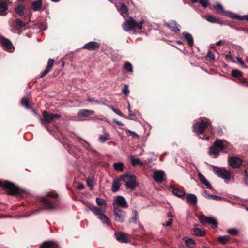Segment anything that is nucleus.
<instances>
[{
  "label": "nucleus",
  "instance_id": "1",
  "mask_svg": "<svg viewBox=\"0 0 248 248\" xmlns=\"http://www.w3.org/2000/svg\"><path fill=\"white\" fill-rule=\"evenodd\" d=\"M37 201L45 210L56 211L60 208L58 195L55 192H48L46 195L39 197Z\"/></svg>",
  "mask_w": 248,
  "mask_h": 248
},
{
  "label": "nucleus",
  "instance_id": "2",
  "mask_svg": "<svg viewBox=\"0 0 248 248\" xmlns=\"http://www.w3.org/2000/svg\"><path fill=\"white\" fill-rule=\"evenodd\" d=\"M229 143L226 141L221 140H217L213 145L209 148V154L213 158H217L219 154V149L224 151L228 148Z\"/></svg>",
  "mask_w": 248,
  "mask_h": 248
},
{
  "label": "nucleus",
  "instance_id": "3",
  "mask_svg": "<svg viewBox=\"0 0 248 248\" xmlns=\"http://www.w3.org/2000/svg\"><path fill=\"white\" fill-rule=\"evenodd\" d=\"M194 132L198 134L203 133L206 128L211 129V123L210 120L207 118H200V122H198L193 124Z\"/></svg>",
  "mask_w": 248,
  "mask_h": 248
},
{
  "label": "nucleus",
  "instance_id": "4",
  "mask_svg": "<svg viewBox=\"0 0 248 248\" xmlns=\"http://www.w3.org/2000/svg\"><path fill=\"white\" fill-rule=\"evenodd\" d=\"M2 187L10 195H16L22 193V190L13 183L8 181H1L0 180V188Z\"/></svg>",
  "mask_w": 248,
  "mask_h": 248
},
{
  "label": "nucleus",
  "instance_id": "5",
  "mask_svg": "<svg viewBox=\"0 0 248 248\" xmlns=\"http://www.w3.org/2000/svg\"><path fill=\"white\" fill-rule=\"evenodd\" d=\"M144 23V21L143 20H141L139 23H137L133 18L130 17L128 20H126L123 23V27L126 31H130L135 28L141 30Z\"/></svg>",
  "mask_w": 248,
  "mask_h": 248
},
{
  "label": "nucleus",
  "instance_id": "6",
  "mask_svg": "<svg viewBox=\"0 0 248 248\" xmlns=\"http://www.w3.org/2000/svg\"><path fill=\"white\" fill-rule=\"evenodd\" d=\"M120 178L125 183V186L127 189L133 190L137 186L136 177L133 175L125 174L121 175Z\"/></svg>",
  "mask_w": 248,
  "mask_h": 248
},
{
  "label": "nucleus",
  "instance_id": "7",
  "mask_svg": "<svg viewBox=\"0 0 248 248\" xmlns=\"http://www.w3.org/2000/svg\"><path fill=\"white\" fill-rule=\"evenodd\" d=\"M214 172L218 177L223 179L226 183H228L230 180V173L224 168L213 166Z\"/></svg>",
  "mask_w": 248,
  "mask_h": 248
},
{
  "label": "nucleus",
  "instance_id": "8",
  "mask_svg": "<svg viewBox=\"0 0 248 248\" xmlns=\"http://www.w3.org/2000/svg\"><path fill=\"white\" fill-rule=\"evenodd\" d=\"M114 210L113 213L114 214V219L116 221L119 222H124L125 220L126 212L120 209L115 203L113 204Z\"/></svg>",
  "mask_w": 248,
  "mask_h": 248
},
{
  "label": "nucleus",
  "instance_id": "9",
  "mask_svg": "<svg viewBox=\"0 0 248 248\" xmlns=\"http://www.w3.org/2000/svg\"><path fill=\"white\" fill-rule=\"evenodd\" d=\"M199 220L200 222L203 225L206 223L211 224L217 227L218 223L217 219L212 217H206L204 215L199 216Z\"/></svg>",
  "mask_w": 248,
  "mask_h": 248
},
{
  "label": "nucleus",
  "instance_id": "10",
  "mask_svg": "<svg viewBox=\"0 0 248 248\" xmlns=\"http://www.w3.org/2000/svg\"><path fill=\"white\" fill-rule=\"evenodd\" d=\"M213 7L216 9L219 13H222L223 14L226 15L229 17L233 18L235 14L230 11H225L223 6L220 3L217 2L216 5H213Z\"/></svg>",
  "mask_w": 248,
  "mask_h": 248
},
{
  "label": "nucleus",
  "instance_id": "11",
  "mask_svg": "<svg viewBox=\"0 0 248 248\" xmlns=\"http://www.w3.org/2000/svg\"><path fill=\"white\" fill-rule=\"evenodd\" d=\"M42 114L44 120L47 124L52 122L54 119H58L61 117V115L59 114L51 113L49 114L46 111H43Z\"/></svg>",
  "mask_w": 248,
  "mask_h": 248
},
{
  "label": "nucleus",
  "instance_id": "12",
  "mask_svg": "<svg viewBox=\"0 0 248 248\" xmlns=\"http://www.w3.org/2000/svg\"><path fill=\"white\" fill-rule=\"evenodd\" d=\"M229 164L233 168H239L242 165L241 159L237 157H231L228 159Z\"/></svg>",
  "mask_w": 248,
  "mask_h": 248
},
{
  "label": "nucleus",
  "instance_id": "13",
  "mask_svg": "<svg viewBox=\"0 0 248 248\" xmlns=\"http://www.w3.org/2000/svg\"><path fill=\"white\" fill-rule=\"evenodd\" d=\"M165 174L164 172L161 170H155L153 174V177L157 183H160L164 179Z\"/></svg>",
  "mask_w": 248,
  "mask_h": 248
},
{
  "label": "nucleus",
  "instance_id": "14",
  "mask_svg": "<svg viewBox=\"0 0 248 248\" xmlns=\"http://www.w3.org/2000/svg\"><path fill=\"white\" fill-rule=\"evenodd\" d=\"M113 203H115L117 207H118V206L124 208L128 207V205L125 198L122 196H117L115 197L114 202Z\"/></svg>",
  "mask_w": 248,
  "mask_h": 248
},
{
  "label": "nucleus",
  "instance_id": "15",
  "mask_svg": "<svg viewBox=\"0 0 248 248\" xmlns=\"http://www.w3.org/2000/svg\"><path fill=\"white\" fill-rule=\"evenodd\" d=\"M99 43L96 42L91 41L85 44L82 47V48L93 51L99 48Z\"/></svg>",
  "mask_w": 248,
  "mask_h": 248
},
{
  "label": "nucleus",
  "instance_id": "16",
  "mask_svg": "<svg viewBox=\"0 0 248 248\" xmlns=\"http://www.w3.org/2000/svg\"><path fill=\"white\" fill-rule=\"evenodd\" d=\"M203 17L209 22L212 23H217L220 25L224 24V22L219 17L214 16L211 15H207L203 16Z\"/></svg>",
  "mask_w": 248,
  "mask_h": 248
},
{
  "label": "nucleus",
  "instance_id": "17",
  "mask_svg": "<svg viewBox=\"0 0 248 248\" xmlns=\"http://www.w3.org/2000/svg\"><path fill=\"white\" fill-rule=\"evenodd\" d=\"M115 235L117 240L121 243H128L129 239L126 233L121 232H116Z\"/></svg>",
  "mask_w": 248,
  "mask_h": 248
},
{
  "label": "nucleus",
  "instance_id": "18",
  "mask_svg": "<svg viewBox=\"0 0 248 248\" xmlns=\"http://www.w3.org/2000/svg\"><path fill=\"white\" fill-rule=\"evenodd\" d=\"M116 7L121 15L125 17L128 11L127 6L124 3L119 2L116 4Z\"/></svg>",
  "mask_w": 248,
  "mask_h": 248
},
{
  "label": "nucleus",
  "instance_id": "19",
  "mask_svg": "<svg viewBox=\"0 0 248 248\" xmlns=\"http://www.w3.org/2000/svg\"><path fill=\"white\" fill-rule=\"evenodd\" d=\"M1 43L4 48L8 51L11 52L14 50V47L10 40L6 38H3Z\"/></svg>",
  "mask_w": 248,
  "mask_h": 248
},
{
  "label": "nucleus",
  "instance_id": "20",
  "mask_svg": "<svg viewBox=\"0 0 248 248\" xmlns=\"http://www.w3.org/2000/svg\"><path fill=\"white\" fill-rule=\"evenodd\" d=\"M166 25L169 28L175 33L179 32L180 31L179 28V25L175 20H170L166 23Z\"/></svg>",
  "mask_w": 248,
  "mask_h": 248
},
{
  "label": "nucleus",
  "instance_id": "21",
  "mask_svg": "<svg viewBox=\"0 0 248 248\" xmlns=\"http://www.w3.org/2000/svg\"><path fill=\"white\" fill-rule=\"evenodd\" d=\"M40 248H60L58 243L53 241L44 242Z\"/></svg>",
  "mask_w": 248,
  "mask_h": 248
},
{
  "label": "nucleus",
  "instance_id": "22",
  "mask_svg": "<svg viewBox=\"0 0 248 248\" xmlns=\"http://www.w3.org/2000/svg\"><path fill=\"white\" fill-rule=\"evenodd\" d=\"M94 113V111L92 110L81 109L78 111V116L79 117H88L93 115Z\"/></svg>",
  "mask_w": 248,
  "mask_h": 248
},
{
  "label": "nucleus",
  "instance_id": "23",
  "mask_svg": "<svg viewBox=\"0 0 248 248\" xmlns=\"http://www.w3.org/2000/svg\"><path fill=\"white\" fill-rule=\"evenodd\" d=\"M198 176L201 182L203 184H204L207 187V188L211 189L212 190H214L212 186H211L210 184L206 180V178L204 177L203 175H202L201 173H198Z\"/></svg>",
  "mask_w": 248,
  "mask_h": 248
},
{
  "label": "nucleus",
  "instance_id": "24",
  "mask_svg": "<svg viewBox=\"0 0 248 248\" xmlns=\"http://www.w3.org/2000/svg\"><path fill=\"white\" fill-rule=\"evenodd\" d=\"M193 232L194 235L198 237H202L205 234V232L199 228L197 225H195V227L193 229Z\"/></svg>",
  "mask_w": 248,
  "mask_h": 248
},
{
  "label": "nucleus",
  "instance_id": "25",
  "mask_svg": "<svg viewBox=\"0 0 248 248\" xmlns=\"http://www.w3.org/2000/svg\"><path fill=\"white\" fill-rule=\"evenodd\" d=\"M182 34L187 41L188 46L190 47L192 46L194 44V40L191 34L186 32H183Z\"/></svg>",
  "mask_w": 248,
  "mask_h": 248
},
{
  "label": "nucleus",
  "instance_id": "26",
  "mask_svg": "<svg viewBox=\"0 0 248 248\" xmlns=\"http://www.w3.org/2000/svg\"><path fill=\"white\" fill-rule=\"evenodd\" d=\"M172 192L174 195L179 198L182 199H184L185 198V192L183 190H181L177 188H173Z\"/></svg>",
  "mask_w": 248,
  "mask_h": 248
},
{
  "label": "nucleus",
  "instance_id": "27",
  "mask_svg": "<svg viewBox=\"0 0 248 248\" xmlns=\"http://www.w3.org/2000/svg\"><path fill=\"white\" fill-rule=\"evenodd\" d=\"M185 198L189 203L196 204L197 202V197L193 194H187Z\"/></svg>",
  "mask_w": 248,
  "mask_h": 248
},
{
  "label": "nucleus",
  "instance_id": "28",
  "mask_svg": "<svg viewBox=\"0 0 248 248\" xmlns=\"http://www.w3.org/2000/svg\"><path fill=\"white\" fill-rule=\"evenodd\" d=\"M42 1L41 0L34 1L32 3V9L34 11H38L41 9Z\"/></svg>",
  "mask_w": 248,
  "mask_h": 248
},
{
  "label": "nucleus",
  "instance_id": "29",
  "mask_svg": "<svg viewBox=\"0 0 248 248\" xmlns=\"http://www.w3.org/2000/svg\"><path fill=\"white\" fill-rule=\"evenodd\" d=\"M106 208L101 207H93L90 209V210L96 215L99 216L101 214L104 213Z\"/></svg>",
  "mask_w": 248,
  "mask_h": 248
},
{
  "label": "nucleus",
  "instance_id": "30",
  "mask_svg": "<svg viewBox=\"0 0 248 248\" xmlns=\"http://www.w3.org/2000/svg\"><path fill=\"white\" fill-rule=\"evenodd\" d=\"M120 179L118 178L114 179L112 183V190L113 192L117 191L121 186Z\"/></svg>",
  "mask_w": 248,
  "mask_h": 248
},
{
  "label": "nucleus",
  "instance_id": "31",
  "mask_svg": "<svg viewBox=\"0 0 248 248\" xmlns=\"http://www.w3.org/2000/svg\"><path fill=\"white\" fill-rule=\"evenodd\" d=\"M15 11L19 16H22L24 13L25 7L22 4L17 5L15 8Z\"/></svg>",
  "mask_w": 248,
  "mask_h": 248
},
{
  "label": "nucleus",
  "instance_id": "32",
  "mask_svg": "<svg viewBox=\"0 0 248 248\" xmlns=\"http://www.w3.org/2000/svg\"><path fill=\"white\" fill-rule=\"evenodd\" d=\"M96 202L97 204L101 207L107 208L108 207L107 203L104 199L99 198H96Z\"/></svg>",
  "mask_w": 248,
  "mask_h": 248
},
{
  "label": "nucleus",
  "instance_id": "33",
  "mask_svg": "<svg viewBox=\"0 0 248 248\" xmlns=\"http://www.w3.org/2000/svg\"><path fill=\"white\" fill-rule=\"evenodd\" d=\"M110 139V135L108 133H105L103 135L99 136V140L102 143L105 142L106 141Z\"/></svg>",
  "mask_w": 248,
  "mask_h": 248
},
{
  "label": "nucleus",
  "instance_id": "34",
  "mask_svg": "<svg viewBox=\"0 0 248 248\" xmlns=\"http://www.w3.org/2000/svg\"><path fill=\"white\" fill-rule=\"evenodd\" d=\"M30 95H26L23 97L21 100V105L22 106H25L26 108H29V101L30 100Z\"/></svg>",
  "mask_w": 248,
  "mask_h": 248
},
{
  "label": "nucleus",
  "instance_id": "35",
  "mask_svg": "<svg viewBox=\"0 0 248 248\" xmlns=\"http://www.w3.org/2000/svg\"><path fill=\"white\" fill-rule=\"evenodd\" d=\"M185 241L186 247L189 248H194L196 245L195 242L191 238L187 239Z\"/></svg>",
  "mask_w": 248,
  "mask_h": 248
},
{
  "label": "nucleus",
  "instance_id": "36",
  "mask_svg": "<svg viewBox=\"0 0 248 248\" xmlns=\"http://www.w3.org/2000/svg\"><path fill=\"white\" fill-rule=\"evenodd\" d=\"M113 167L115 170L119 171H123L124 168V165L121 162L114 163Z\"/></svg>",
  "mask_w": 248,
  "mask_h": 248
},
{
  "label": "nucleus",
  "instance_id": "37",
  "mask_svg": "<svg viewBox=\"0 0 248 248\" xmlns=\"http://www.w3.org/2000/svg\"><path fill=\"white\" fill-rule=\"evenodd\" d=\"M98 218L102 221L104 224H109V219L108 217L104 215V213L101 214L98 216Z\"/></svg>",
  "mask_w": 248,
  "mask_h": 248
},
{
  "label": "nucleus",
  "instance_id": "38",
  "mask_svg": "<svg viewBox=\"0 0 248 248\" xmlns=\"http://www.w3.org/2000/svg\"><path fill=\"white\" fill-rule=\"evenodd\" d=\"M130 160L132 165L134 166H135L137 165L142 166L143 164V163L140 161V159L134 158L133 156L130 157Z\"/></svg>",
  "mask_w": 248,
  "mask_h": 248
},
{
  "label": "nucleus",
  "instance_id": "39",
  "mask_svg": "<svg viewBox=\"0 0 248 248\" xmlns=\"http://www.w3.org/2000/svg\"><path fill=\"white\" fill-rule=\"evenodd\" d=\"M132 212H133L134 215L129 219V223H133L136 224L137 223V219H138V212L136 210H133Z\"/></svg>",
  "mask_w": 248,
  "mask_h": 248
},
{
  "label": "nucleus",
  "instance_id": "40",
  "mask_svg": "<svg viewBox=\"0 0 248 248\" xmlns=\"http://www.w3.org/2000/svg\"><path fill=\"white\" fill-rule=\"evenodd\" d=\"M7 9L6 4L3 2L0 1V15H3V13L6 12Z\"/></svg>",
  "mask_w": 248,
  "mask_h": 248
},
{
  "label": "nucleus",
  "instance_id": "41",
  "mask_svg": "<svg viewBox=\"0 0 248 248\" xmlns=\"http://www.w3.org/2000/svg\"><path fill=\"white\" fill-rule=\"evenodd\" d=\"M16 24V25L19 28H22L23 27H25L27 23H28V21L27 22H23L22 20H21L20 19H16L15 21Z\"/></svg>",
  "mask_w": 248,
  "mask_h": 248
},
{
  "label": "nucleus",
  "instance_id": "42",
  "mask_svg": "<svg viewBox=\"0 0 248 248\" xmlns=\"http://www.w3.org/2000/svg\"><path fill=\"white\" fill-rule=\"evenodd\" d=\"M219 242L222 244H226L229 240V237L227 236H220L218 238Z\"/></svg>",
  "mask_w": 248,
  "mask_h": 248
},
{
  "label": "nucleus",
  "instance_id": "43",
  "mask_svg": "<svg viewBox=\"0 0 248 248\" xmlns=\"http://www.w3.org/2000/svg\"><path fill=\"white\" fill-rule=\"evenodd\" d=\"M83 146L86 148L88 150L91 151L93 153H96V151L92 148L91 145L87 142L84 141V143H82Z\"/></svg>",
  "mask_w": 248,
  "mask_h": 248
},
{
  "label": "nucleus",
  "instance_id": "44",
  "mask_svg": "<svg viewBox=\"0 0 248 248\" xmlns=\"http://www.w3.org/2000/svg\"><path fill=\"white\" fill-rule=\"evenodd\" d=\"M232 75L233 77L239 78L242 76V73L238 70H233Z\"/></svg>",
  "mask_w": 248,
  "mask_h": 248
},
{
  "label": "nucleus",
  "instance_id": "45",
  "mask_svg": "<svg viewBox=\"0 0 248 248\" xmlns=\"http://www.w3.org/2000/svg\"><path fill=\"white\" fill-rule=\"evenodd\" d=\"M107 106H108L109 108L111 109V110L116 114L120 116H123V114L119 110H116L115 108L112 106L106 105Z\"/></svg>",
  "mask_w": 248,
  "mask_h": 248
},
{
  "label": "nucleus",
  "instance_id": "46",
  "mask_svg": "<svg viewBox=\"0 0 248 248\" xmlns=\"http://www.w3.org/2000/svg\"><path fill=\"white\" fill-rule=\"evenodd\" d=\"M233 18H234V19H239L240 20H242L243 19H245V20H246L247 21H248V15H245V16H240L236 15V14H234Z\"/></svg>",
  "mask_w": 248,
  "mask_h": 248
},
{
  "label": "nucleus",
  "instance_id": "47",
  "mask_svg": "<svg viewBox=\"0 0 248 248\" xmlns=\"http://www.w3.org/2000/svg\"><path fill=\"white\" fill-rule=\"evenodd\" d=\"M125 69L128 72H132L133 71V68L131 64L129 62H126L124 65Z\"/></svg>",
  "mask_w": 248,
  "mask_h": 248
},
{
  "label": "nucleus",
  "instance_id": "48",
  "mask_svg": "<svg viewBox=\"0 0 248 248\" xmlns=\"http://www.w3.org/2000/svg\"><path fill=\"white\" fill-rule=\"evenodd\" d=\"M199 2L204 8L207 7L209 5L208 0H199Z\"/></svg>",
  "mask_w": 248,
  "mask_h": 248
},
{
  "label": "nucleus",
  "instance_id": "49",
  "mask_svg": "<svg viewBox=\"0 0 248 248\" xmlns=\"http://www.w3.org/2000/svg\"><path fill=\"white\" fill-rule=\"evenodd\" d=\"M54 63V60L52 59H49L48 61L47 65L46 68H48L49 70H51Z\"/></svg>",
  "mask_w": 248,
  "mask_h": 248
},
{
  "label": "nucleus",
  "instance_id": "50",
  "mask_svg": "<svg viewBox=\"0 0 248 248\" xmlns=\"http://www.w3.org/2000/svg\"><path fill=\"white\" fill-rule=\"evenodd\" d=\"M227 232L232 235H235L238 233V231L235 229H228Z\"/></svg>",
  "mask_w": 248,
  "mask_h": 248
},
{
  "label": "nucleus",
  "instance_id": "51",
  "mask_svg": "<svg viewBox=\"0 0 248 248\" xmlns=\"http://www.w3.org/2000/svg\"><path fill=\"white\" fill-rule=\"evenodd\" d=\"M87 184L90 189H93V182L91 179H87Z\"/></svg>",
  "mask_w": 248,
  "mask_h": 248
},
{
  "label": "nucleus",
  "instance_id": "52",
  "mask_svg": "<svg viewBox=\"0 0 248 248\" xmlns=\"http://www.w3.org/2000/svg\"><path fill=\"white\" fill-rule=\"evenodd\" d=\"M207 56L211 60L214 61L215 59L214 54L211 51H209L208 52Z\"/></svg>",
  "mask_w": 248,
  "mask_h": 248
},
{
  "label": "nucleus",
  "instance_id": "53",
  "mask_svg": "<svg viewBox=\"0 0 248 248\" xmlns=\"http://www.w3.org/2000/svg\"><path fill=\"white\" fill-rule=\"evenodd\" d=\"M122 92L124 94L127 95L129 93L128 86L127 85H124L122 90Z\"/></svg>",
  "mask_w": 248,
  "mask_h": 248
},
{
  "label": "nucleus",
  "instance_id": "54",
  "mask_svg": "<svg viewBox=\"0 0 248 248\" xmlns=\"http://www.w3.org/2000/svg\"><path fill=\"white\" fill-rule=\"evenodd\" d=\"M202 195L205 198L210 199L211 195L208 193L207 191L204 190L202 192Z\"/></svg>",
  "mask_w": 248,
  "mask_h": 248
},
{
  "label": "nucleus",
  "instance_id": "55",
  "mask_svg": "<svg viewBox=\"0 0 248 248\" xmlns=\"http://www.w3.org/2000/svg\"><path fill=\"white\" fill-rule=\"evenodd\" d=\"M126 132L127 133H129L130 134H131V135H132V136H133L134 137H137V138L139 137V136L136 132H135L134 131H131V130L128 129V130H126Z\"/></svg>",
  "mask_w": 248,
  "mask_h": 248
},
{
  "label": "nucleus",
  "instance_id": "56",
  "mask_svg": "<svg viewBox=\"0 0 248 248\" xmlns=\"http://www.w3.org/2000/svg\"><path fill=\"white\" fill-rule=\"evenodd\" d=\"M211 199L216 200V201H219L221 199V197L218 196H216L214 195H211L210 198Z\"/></svg>",
  "mask_w": 248,
  "mask_h": 248
},
{
  "label": "nucleus",
  "instance_id": "57",
  "mask_svg": "<svg viewBox=\"0 0 248 248\" xmlns=\"http://www.w3.org/2000/svg\"><path fill=\"white\" fill-rule=\"evenodd\" d=\"M50 70L48 68H46V69L41 73L40 77L43 78L46 76Z\"/></svg>",
  "mask_w": 248,
  "mask_h": 248
},
{
  "label": "nucleus",
  "instance_id": "58",
  "mask_svg": "<svg viewBox=\"0 0 248 248\" xmlns=\"http://www.w3.org/2000/svg\"><path fill=\"white\" fill-rule=\"evenodd\" d=\"M245 182L246 184L248 185V169L245 170Z\"/></svg>",
  "mask_w": 248,
  "mask_h": 248
},
{
  "label": "nucleus",
  "instance_id": "59",
  "mask_svg": "<svg viewBox=\"0 0 248 248\" xmlns=\"http://www.w3.org/2000/svg\"><path fill=\"white\" fill-rule=\"evenodd\" d=\"M87 101L89 102H94L96 103H100V102L98 100H96L94 98H89L87 99Z\"/></svg>",
  "mask_w": 248,
  "mask_h": 248
},
{
  "label": "nucleus",
  "instance_id": "60",
  "mask_svg": "<svg viewBox=\"0 0 248 248\" xmlns=\"http://www.w3.org/2000/svg\"><path fill=\"white\" fill-rule=\"evenodd\" d=\"M172 219L170 218L168 221H166L165 223L163 224V225L167 227L170 226L172 224Z\"/></svg>",
  "mask_w": 248,
  "mask_h": 248
},
{
  "label": "nucleus",
  "instance_id": "61",
  "mask_svg": "<svg viewBox=\"0 0 248 248\" xmlns=\"http://www.w3.org/2000/svg\"><path fill=\"white\" fill-rule=\"evenodd\" d=\"M238 62L239 63V64L241 65V66H244L245 65V63L243 61V60H242V59L239 57H237L236 58Z\"/></svg>",
  "mask_w": 248,
  "mask_h": 248
},
{
  "label": "nucleus",
  "instance_id": "62",
  "mask_svg": "<svg viewBox=\"0 0 248 248\" xmlns=\"http://www.w3.org/2000/svg\"><path fill=\"white\" fill-rule=\"evenodd\" d=\"M113 121L118 126H124V124L120 121H119L116 120H114Z\"/></svg>",
  "mask_w": 248,
  "mask_h": 248
},
{
  "label": "nucleus",
  "instance_id": "63",
  "mask_svg": "<svg viewBox=\"0 0 248 248\" xmlns=\"http://www.w3.org/2000/svg\"><path fill=\"white\" fill-rule=\"evenodd\" d=\"M225 59L227 60L232 61L233 58L231 55L227 54L225 55Z\"/></svg>",
  "mask_w": 248,
  "mask_h": 248
},
{
  "label": "nucleus",
  "instance_id": "64",
  "mask_svg": "<svg viewBox=\"0 0 248 248\" xmlns=\"http://www.w3.org/2000/svg\"><path fill=\"white\" fill-rule=\"evenodd\" d=\"M78 188L79 190H82L84 188V186L82 184H80L78 186Z\"/></svg>",
  "mask_w": 248,
  "mask_h": 248
}]
</instances>
